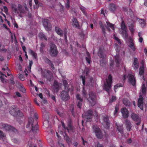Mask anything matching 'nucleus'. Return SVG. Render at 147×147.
<instances>
[{
  "label": "nucleus",
  "mask_w": 147,
  "mask_h": 147,
  "mask_svg": "<svg viewBox=\"0 0 147 147\" xmlns=\"http://www.w3.org/2000/svg\"><path fill=\"white\" fill-rule=\"evenodd\" d=\"M144 68L143 66L141 67L140 68V71L139 72V74L140 76H142L143 74L144 73Z\"/></svg>",
  "instance_id": "nucleus-40"
},
{
  "label": "nucleus",
  "mask_w": 147,
  "mask_h": 147,
  "mask_svg": "<svg viewBox=\"0 0 147 147\" xmlns=\"http://www.w3.org/2000/svg\"><path fill=\"white\" fill-rule=\"evenodd\" d=\"M29 53L35 59H36L37 58V56L36 54L34 52V51H32V50L31 49H29Z\"/></svg>",
  "instance_id": "nucleus-37"
},
{
  "label": "nucleus",
  "mask_w": 147,
  "mask_h": 147,
  "mask_svg": "<svg viewBox=\"0 0 147 147\" xmlns=\"http://www.w3.org/2000/svg\"><path fill=\"white\" fill-rule=\"evenodd\" d=\"M64 138L68 144L71 142V140L69 138L68 136H66L64 137Z\"/></svg>",
  "instance_id": "nucleus-50"
},
{
  "label": "nucleus",
  "mask_w": 147,
  "mask_h": 147,
  "mask_svg": "<svg viewBox=\"0 0 147 147\" xmlns=\"http://www.w3.org/2000/svg\"><path fill=\"white\" fill-rule=\"evenodd\" d=\"M129 29L132 34H133L134 31V24L132 23H129Z\"/></svg>",
  "instance_id": "nucleus-30"
},
{
  "label": "nucleus",
  "mask_w": 147,
  "mask_h": 147,
  "mask_svg": "<svg viewBox=\"0 0 147 147\" xmlns=\"http://www.w3.org/2000/svg\"><path fill=\"white\" fill-rule=\"evenodd\" d=\"M119 106L117 105H116L115 107V110L114 111V114L115 115L116 114L117 112H118V110H119Z\"/></svg>",
  "instance_id": "nucleus-58"
},
{
  "label": "nucleus",
  "mask_w": 147,
  "mask_h": 147,
  "mask_svg": "<svg viewBox=\"0 0 147 147\" xmlns=\"http://www.w3.org/2000/svg\"><path fill=\"white\" fill-rule=\"evenodd\" d=\"M87 55L88 56V57H86V60L88 63L89 64L90 63V57L89 55V54L88 53H87Z\"/></svg>",
  "instance_id": "nucleus-54"
},
{
  "label": "nucleus",
  "mask_w": 147,
  "mask_h": 147,
  "mask_svg": "<svg viewBox=\"0 0 147 147\" xmlns=\"http://www.w3.org/2000/svg\"><path fill=\"white\" fill-rule=\"evenodd\" d=\"M9 83L12 85H14L15 84L14 82L13 81V78H12L10 80Z\"/></svg>",
  "instance_id": "nucleus-62"
},
{
  "label": "nucleus",
  "mask_w": 147,
  "mask_h": 147,
  "mask_svg": "<svg viewBox=\"0 0 147 147\" xmlns=\"http://www.w3.org/2000/svg\"><path fill=\"white\" fill-rule=\"evenodd\" d=\"M115 47L116 48V52H119V45L117 44H115Z\"/></svg>",
  "instance_id": "nucleus-57"
},
{
  "label": "nucleus",
  "mask_w": 147,
  "mask_h": 147,
  "mask_svg": "<svg viewBox=\"0 0 147 147\" xmlns=\"http://www.w3.org/2000/svg\"><path fill=\"white\" fill-rule=\"evenodd\" d=\"M142 92L143 94H145L146 92V88L145 85L143 84L142 86Z\"/></svg>",
  "instance_id": "nucleus-52"
},
{
  "label": "nucleus",
  "mask_w": 147,
  "mask_h": 147,
  "mask_svg": "<svg viewBox=\"0 0 147 147\" xmlns=\"http://www.w3.org/2000/svg\"><path fill=\"white\" fill-rule=\"evenodd\" d=\"M96 147H104L102 144H101L99 142H98L96 146Z\"/></svg>",
  "instance_id": "nucleus-61"
},
{
  "label": "nucleus",
  "mask_w": 147,
  "mask_h": 147,
  "mask_svg": "<svg viewBox=\"0 0 147 147\" xmlns=\"http://www.w3.org/2000/svg\"><path fill=\"white\" fill-rule=\"evenodd\" d=\"M125 123L126 125L127 129L129 131H130L131 128V123L127 119H126L125 120Z\"/></svg>",
  "instance_id": "nucleus-21"
},
{
  "label": "nucleus",
  "mask_w": 147,
  "mask_h": 147,
  "mask_svg": "<svg viewBox=\"0 0 147 147\" xmlns=\"http://www.w3.org/2000/svg\"><path fill=\"white\" fill-rule=\"evenodd\" d=\"M100 65L102 67L105 66L106 65V62L105 61L104 59H102L100 61Z\"/></svg>",
  "instance_id": "nucleus-49"
},
{
  "label": "nucleus",
  "mask_w": 147,
  "mask_h": 147,
  "mask_svg": "<svg viewBox=\"0 0 147 147\" xmlns=\"http://www.w3.org/2000/svg\"><path fill=\"white\" fill-rule=\"evenodd\" d=\"M85 118L87 120L86 121H89L92 118V111H88L85 114Z\"/></svg>",
  "instance_id": "nucleus-19"
},
{
  "label": "nucleus",
  "mask_w": 147,
  "mask_h": 147,
  "mask_svg": "<svg viewBox=\"0 0 147 147\" xmlns=\"http://www.w3.org/2000/svg\"><path fill=\"white\" fill-rule=\"evenodd\" d=\"M127 78L128 80L129 83L133 86H135L136 84V80L134 76L133 75L129 74Z\"/></svg>",
  "instance_id": "nucleus-11"
},
{
  "label": "nucleus",
  "mask_w": 147,
  "mask_h": 147,
  "mask_svg": "<svg viewBox=\"0 0 147 147\" xmlns=\"http://www.w3.org/2000/svg\"><path fill=\"white\" fill-rule=\"evenodd\" d=\"M99 24H100V28H101V29H102V32L104 34V36H105V35L106 34V32H105V29L104 26L103 25L102 22H99Z\"/></svg>",
  "instance_id": "nucleus-35"
},
{
  "label": "nucleus",
  "mask_w": 147,
  "mask_h": 147,
  "mask_svg": "<svg viewBox=\"0 0 147 147\" xmlns=\"http://www.w3.org/2000/svg\"><path fill=\"white\" fill-rule=\"evenodd\" d=\"M129 47L133 51H135L136 48L134 45L133 40L132 39H130L129 40Z\"/></svg>",
  "instance_id": "nucleus-20"
},
{
  "label": "nucleus",
  "mask_w": 147,
  "mask_h": 147,
  "mask_svg": "<svg viewBox=\"0 0 147 147\" xmlns=\"http://www.w3.org/2000/svg\"><path fill=\"white\" fill-rule=\"evenodd\" d=\"M5 138V136L2 131H0V139L4 140Z\"/></svg>",
  "instance_id": "nucleus-42"
},
{
  "label": "nucleus",
  "mask_w": 147,
  "mask_h": 147,
  "mask_svg": "<svg viewBox=\"0 0 147 147\" xmlns=\"http://www.w3.org/2000/svg\"><path fill=\"white\" fill-rule=\"evenodd\" d=\"M33 119L32 117H30L29 119L28 123L26 125V127L28 128L31 125L32 126V130L34 133H36V131L38 129V125H36L35 126H33Z\"/></svg>",
  "instance_id": "nucleus-3"
},
{
  "label": "nucleus",
  "mask_w": 147,
  "mask_h": 147,
  "mask_svg": "<svg viewBox=\"0 0 147 147\" xmlns=\"http://www.w3.org/2000/svg\"><path fill=\"white\" fill-rule=\"evenodd\" d=\"M72 25L78 28H79L80 27L78 21L75 18L73 19Z\"/></svg>",
  "instance_id": "nucleus-29"
},
{
  "label": "nucleus",
  "mask_w": 147,
  "mask_h": 147,
  "mask_svg": "<svg viewBox=\"0 0 147 147\" xmlns=\"http://www.w3.org/2000/svg\"><path fill=\"white\" fill-rule=\"evenodd\" d=\"M113 36L114 39L117 42L118 44L121 45V42L120 40L116 36L115 34Z\"/></svg>",
  "instance_id": "nucleus-51"
},
{
  "label": "nucleus",
  "mask_w": 147,
  "mask_h": 147,
  "mask_svg": "<svg viewBox=\"0 0 147 147\" xmlns=\"http://www.w3.org/2000/svg\"><path fill=\"white\" fill-rule=\"evenodd\" d=\"M0 75H1L0 79L1 81L3 83L6 82L7 80H5V78L7 77L1 71H0Z\"/></svg>",
  "instance_id": "nucleus-26"
},
{
  "label": "nucleus",
  "mask_w": 147,
  "mask_h": 147,
  "mask_svg": "<svg viewBox=\"0 0 147 147\" xmlns=\"http://www.w3.org/2000/svg\"><path fill=\"white\" fill-rule=\"evenodd\" d=\"M44 125L45 126L48 128H51V124L49 123V121L47 120H45L44 121Z\"/></svg>",
  "instance_id": "nucleus-36"
},
{
  "label": "nucleus",
  "mask_w": 147,
  "mask_h": 147,
  "mask_svg": "<svg viewBox=\"0 0 147 147\" xmlns=\"http://www.w3.org/2000/svg\"><path fill=\"white\" fill-rule=\"evenodd\" d=\"M121 27L122 30H127V28L123 20H122L121 22Z\"/></svg>",
  "instance_id": "nucleus-33"
},
{
  "label": "nucleus",
  "mask_w": 147,
  "mask_h": 147,
  "mask_svg": "<svg viewBox=\"0 0 147 147\" xmlns=\"http://www.w3.org/2000/svg\"><path fill=\"white\" fill-rule=\"evenodd\" d=\"M1 126L3 128L7 131H13L15 133L17 131V130L14 127L10 125L5 123H2Z\"/></svg>",
  "instance_id": "nucleus-8"
},
{
  "label": "nucleus",
  "mask_w": 147,
  "mask_h": 147,
  "mask_svg": "<svg viewBox=\"0 0 147 147\" xmlns=\"http://www.w3.org/2000/svg\"><path fill=\"white\" fill-rule=\"evenodd\" d=\"M109 9L110 11L113 13L116 10L117 7L114 3H111L109 5Z\"/></svg>",
  "instance_id": "nucleus-23"
},
{
  "label": "nucleus",
  "mask_w": 147,
  "mask_h": 147,
  "mask_svg": "<svg viewBox=\"0 0 147 147\" xmlns=\"http://www.w3.org/2000/svg\"><path fill=\"white\" fill-rule=\"evenodd\" d=\"M123 86V85L121 84H117L114 86V90L116 92V90L117 89L118 87H121Z\"/></svg>",
  "instance_id": "nucleus-48"
},
{
  "label": "nucleus",
  "mask_w": 147,
  "mask_h": 147,
  "mask_svg": "<svg viewBox=\"0 0 147 147\" xmlns=\"http://www.w3.org/2000/svg\"><path fill=\"white\" fill-rule=\"evenodd\" d=\"M2 69L3 70H6L7 75L8 76H9L10 75V74L9 73V71L8 70L7 67H6L5 68H3Z\"/></svg>",
  "instance_id": "nucleus-56"
},
{
  "label": "nucleus",
  "mask_w": 147,
  "mask_h": 147,
  "mask_svg": "<svg viewBox=\"0 0 147 147\" xmlns=\"http://www.w3.org/2000/svg\"><path fill=\"white\" fill-rule=\"evenodd\" d=\"M38 36L41 39H44L46 40H47L46 36L43 33L41 32L39 34Z\"/></svg>",
  "instance_id": "nucleus-34"
},
{
  "label": "nucleus",
  "mask_w": 147,
  "mask_h": 147,
  "mask_svg": "<svg viewBox=\"0 0 147 147\" xmlns=\"http://www.w3.org/2000/svg\"><path fill=\"white\" fill-rule=\"evenodd\" d=\"M139 22L141 24L142 27H144L146 24V22L145 20L143 19H140L139 20Z\"/></svg>",
  "instance_id": "nucleus-39"
},
{
  "label": "nucleus",
  "mask_w": 147,
  "mask_h": 147,
  "mask_svg": "<svg viewBox=\"0 0 147 147\" xmlns=\"http://www.w3.org/2000/svg\"><path fill=\"white\" fill-rule=\"evenodd\" d=\"M9 112L11 114L14 116L17 115H20V111L19 109L14 107H11L10 108Z\"/></svg>",
  "instance_id": "nucleus-7"
},
{
  "label": "nucleus",
  "mask_w": 147,
  "mask_h": 147,
  "mask_svg": "<svg viewBox=\"0 0 147 147\" xmlns=\"http://www.w3.org/2000/svg\"><path fill=\"white\" fill-rule=\"evenodd\" d=\"M131 117L134 121L138 122L136 123V124L137 125H138L140 124V119L138 115L134 113H133L131 115Z\"/></svg>",
  "instance_id": "nucleus-12"
},
{
  "label": "nucleus",
  "mask_w": 147,
  "mask_h": 147,
  "mask_svg": "<svg viewBox=\"0 0 147 147\" xmlns=\"http://www.w3.org/2000/svg\"><path fill=\"white\" fill-rule=\"evenodd\" d=\"M54 87L55 88V89H56V90H58L59 88V86L58 85V83L56 81H55L54 82Z\"/></svg>",
  "instance_id": "nucleus-46"
},
{
  "label": "nucleus",
  "mask_w": 147,
  "mask_h": 147,
  "mask_svg": "<svg viewBox=\"0 0 147 147\" xmlns=\"http://www.w3.org/2000/svg\"><path fill=\"white\" fill-rule=\"evenodd\" d=\"M11 8L12 12L15 14L24 13L25 11L23 6L20 4H18V7L15 4L11 5Z\"/></svg>",
  "instance_id": "nucleus-1"
},
{
  "label": "nucleus",
  "mask_w": 147,
  "mask_h": 147,
  "mask_svg": "<svg viewBox=\"0 0 147 147\" xmlns=\"http://www.w3.org/2000/svg\"><path fill=\"white\" fill-rule=\"evenodd\" d=\"M104 49L103 47H100L99 48V50L98 52V56L101 58L104 59L105 57V55L104 53Z\"/></svg>",
  "instance_id": "nucleus-17"
},
{
  "label": "nucleus",
  "mask_w": 147,
  "mask_h": 147,
  "mask_svg": "<svg viewBox=\"0 0 147 147\" xmlns=\"http://www.w3.org/2000/svg\"><path fill=\"white\" fill-rule=\"evenodd\" d=\"M127 30H122L121 31V34L122 36L126 39H127L128 37V34L127 31Z\"/></svg>",
  "instance_id": "nucleus-27"
},
{
  "label": "nucleus",
  "mask_w": 147,
  "mask_h": 147,
  "mask_svg": "<svg viewBox=\"0 0 147 147\" xmlns=\"http://www.w3.org/2000/svg\"><path fill=\"white\" fill-rule=\"evenodd\" d=\"M4 11L5 13H7L8 11V9L6 6H4L3 7Z\"/></svg>",
  "instance_id": "nucleus-63"
},
{
  "label": "nucleus",
  "mask_w": 147,
  "mask_h": 147,
  "mask_svg": "<svg viewBox=\"0 0 147 147\" xmlns=\"http://www.w3.org/2000/svg\"><path fill=\"white\" fill-rule=\"evenodd\" d=\"M93 115L96 121H98V114L97 112L96 111H95L94 112H92V116Z\"/></svg>",
  "instance_id": "nucleus-38"
},
{
  "label": "nucleus",
  "mask_w": 147,
  "mask_h": 147,
  "mask_svg": "<svg viewBox=\"0 0 147 147\" xmlns=\"http://www.w3.org/2000/svg\"><path fill=\"white\" fill-rule=\"evenodd\" d=\"M80 9L82 11L83 13H84V14L86 16L87 14L86 11V9L85 7H84L83 6H80Z\"/></svg>",
  "instance_id": "nucleus-41"
},
{
  "label": "nucleus",
  "mask_w": 147,
  "mask_h": 147,
  "mask_svg": "<svg viewBox=\"0 0 147 147\" xmlns=\"http://www.w3.org/2000/svg\"><path fill=\"white\" fill-rule=\"evenodd\" d=\"M92 129H94L95 133L96 136L98 139H100L102 138L103 137L102 133L100 129L97 126H92Z\"/></svg>",
  "instance_id": "nucleus-6"
},
{
  "label": "nucleus",
  "mask_w": 147,
  "mask_h": 147,
  "mask_svg": "<svg viewBox=\"0 0 147 147\" xmlns=\"http://www.w3.org/2000/svg\"><path fill=\"white\" fill-rule=\"evenodd\" d=\"M115 125L117 126L116 128L120 133L122 134L123 133V129L122 125L118 124L117 123H115Z\"/></svg>",
  "instance_id": "nucleus-22"
},
{
  "label": "nucleus",
  "mask_w": 147,
  "mask_h": 147,
  "mask_svg": "<svg viewBox=\"0 0 147 147\" xmlns=\"http://www.w3.org/2000/svg\"><path fill=\"white\" fill-rule=\"evenodd\" d=\"M82 93L84 97H85L89 102H91L92 100V92H90L88 95H86L85 91L84 89V87H83Z\"/></svg>",
  "instance_id": "nucleus-15"
},
{
  "label": "nucleus",
  "mask_w": 147,
  "mask_h": 147,
  "mask_svg": "<svg viewBox=\"0 0 147 147\" xmlns=\"http://www.w3.org/2000/svg\"><path fill=\"white\" fill-rule=\"evenodd\" d=\"M55 31L60 36L63 35V31L59 27H55Z\"/></svg>",
  "instance_id": "nucleus-28"
},
{
  "label": "nucleus",
  "mask_w": 147,
  "mask_h": 147,
  "mask_svg": "<svg viewBox=\"0 0 147 147\" xmlns=\"http://www.w3.org/2000/svg\"><path fill=\"white\" fill-rule=\"evenodd\" d=\"M133 65L134 69L135 70H136L138 67L139 63L138 62V59L137 58H134V61L133 63Z\"/></svg>",
  "instance_id": "nucleus-24"
},
{
  "label": "nucleus",
  "mask_w": 147,
  "mask_h": 147,
  "mask_svg": "<svg viewBox=\"0 0 147 147\" xmlns=\"http://www.w3.org/2000/svg\"><path fill=\"white\" fill-rule=\"evenodd\" d=\"M33 64V62L32 61H30L29 63V65L28 67V69L29 71L30 72H31V67Z\"/></svg>",
  "instance_id": "nucleus-44"
},
{
  "label": "nucleus",
  "mask_w": 147,
  "mask_h": 147,
  "mask_svg": "<svg viewBox=\"0 0 147 147\" xmlns=\"http://www.w3.org/2000/svg\"><path fill=\"white\" fill-rule=\"evenodd\" d=\"M106 81L107 83L104 84V88L106 91L109 92L112 83V77L111 74H110L108 76V80L107 79Z\"/></svg>",
  "instance_id": "nucleus-2"
},
{
  "label": "nucleus",
  "mask_w": 147,
  "mask_h": 147,
  "mask_svg": "<svg viewBox=\"0 0 147 147\" xmlns=\"http://www.w3.org/2000/svg\"><path fill=\"white\" fill-rule=\"evenodd\" d=\"M115 62L116 63V67H118L119 66L120 60L119 57L118 55H116L115 57Z\"/></svg>",
  "instance_id": "nucleus-31"
},
{
  "label": "nucleus",
  "mask_w": 147,
  "mask_h": 147,
  "mask_svg": "<svg viewBox=\"0 0 147 147\" xmlns=\"http://www.w3.org/2000/svg\"><path fill=\"white\" fill-rule=\"evenodd\" d=\"M28 145L29 147H36V146L34 145V144H32L31 141H29L28 142Z\"/></svg>",
  "instance_id": "nucleus-60"
},
{
  "label": "nucleus",
  "mask_w": 147,
  "mask_h": 147,
  "mask_svg": "<svg viewBox=\"0 0 147 147\" xmlns=\"http://www.w3.org/2000/svg\"><path fill=\"white\" fill-rule=\"evenodd\" d=\"M80 78H82L83 85H85V76L81 75L80 76Z\"/></svg>",
  "instance_id": "nucleus-53"
},
{
  "label": "nucleus",
  "mask_w": 147,
  "mask_h": 147,
  "mask_svg": "<svg viewBox=\"0 0 147 147\" xmlns=\"http://www.w3.org/2000/svg\"><path fill=\"white\" fill-rule=\"evenodd\" d=\"M19 78L22 81H24L25 80V79L24 75L21 74H19Z\"/></svg>",
  "instance_id": "nucleus-55"
},
{
  "label": "nucleus",
  "mask_w": 147,
  "mask_h": 147,
  "mask_svg": "<svg viewBox=\"0 0 147 147\" xmlns=\"http://www.w3.org/2000/svg\"><path fill=\"white\" fill-rule=\"evenodd\" d=\"M19 89L23 93H25L26 92V90L24 88L23 86V85L20 84Z\"/></svg>",
  "instance_id": "nucleus-47"
},
{
  "label": "nucleus",
  "mask_w": 147,
  "mask_h": 147,
  "mask_svg": "<svg viewBox=\"0 0 147 147\" xmlns=\"http://www.w3.org/2000/svg\"><path fill=\"white\" fill-rule=\"evenodd\" d=\"M66 0V3L65 4L66 7L68 8L70 7V3L69 0Z\"/></svg>",
  "instance_id": "nucleus-59"
},
{
  "label": "nucleus",
  "mask_w": 147,
  "mask_h": 147,
  "mask_svg": "<svg viewBox=\"0 0 147 147\" xmlns=\"http://www.w3.org/2000/svg\"><path fill=\"white\" fill-rule=\"evenodd\" d=\"M62 126L65 130H67L68 132H69L71 131H73V127L71 124L70 123L68 124V126L67 127H65V125L64 123L62 122Z\"/></svg>",
  "instance_id": "nucleus-16"
},
{
  "label": "nucleus",
  "mask_w": 147,
  "mask_h": 147,
  "mask_svg": "<svg viewBox=\"0 0 147 147\" xmlns=\"http://www.w3.org/2000/svg\"><path fill=\"white\" fill-rule=\"evenodd\" d=\"M106 23L107 26L110 27L112 30H114V25L110 23L109 22L107 21Z\"/></svg>",
  "instance_id": "nucleus-43"
},
{
  "label": "nucleus",
  "mask_w": 147,
  "mask_h": 147,
  "mask_svg": "<svg viewBox=\"0 0 147 147\" xmlns=\"http://www.w3.org/2000/svg\"><path fill=\"white\" fill-rule=\"evenodd\" d=\"M67 90V91H63L61 93V98L64 101L68 100L69 99V96L68 92V91H69V90Z\"/></svg>",
  "instance_id": "nucleus-10"
},
{
  "label": "nucleus",
  "mask_w": 147,
  "mask_h": 147,
  "mask_svg": "<svg viewBox=\"0 0 147 147\" xmlns=\"http://www.w3.org/2000/svg\"><path fill=\"white\" fill-rule=\"evenodd\" d=\"M42 76L45 77L49 81L53 80V77L51 71L45 69L42 71Z\"/></svg>",
  "instance_id": "nucleus-4"
},
{
  "label": "nucleus",
  "mask_w": 147,
  "mask_h": 147,
  "mask_svg": "<svg viewBox=\"0 0 147 147\" xmlns=\"http://www.w3.org/2000/svg\"><path fill=\"white\" fill-rule=\"evenodd\" d=\"M63 83L64 86L65 87V89L66 90H69V89L68 88V85L67 84V81L65 80H63Z\"/></svg>",
  "instance_id": "nucleus-45"
},
{
  "label": "nucleus",
  "mask_w": 147,
  "mask_h": 147,
  "mask_svg": "<svg viewBox=\"0 0 147 147\" xmlns=\"http://www.w3.org/2000/svg\"><path fill=\"white\" fill-rule=\"evenodd\" d=\"M45 30L47 31L51 30V27L50 21L47 19H44L42 21Z\"/></svg>",
  "instance_id": "nucleus-9"
},
{
  "label": "nucleus",
  "mask_w": 147,
  "mask_h": 147,
  "mask_svg": "<svg viewBox=\"0 0 147 147\" xmlns=\"http://www.w3.org/2000/svg\"><path fill=\"white\" fill-rule=\"evenodd\" d=\"M121 112L122 114V116L124 118L128 117L129 112L128 110L125 108H124L121 109Z\"/></svg>",
  "instance_id": "nucleus-14"
},
{
  "label": "nucleus",
  "mask_w": 147,
  "mask_h": 147,
  "mask_svg": "<svg viewBox=\"0 0 147 147\" xmlns=\"http://www.w3.org/2000/svg\"><path fill=\"white\" fill-rule=\"evenodd\" d=\"M103 119L106 125V128L107 129H109L110 125V122L109 118L107 116H105L104 117Z\"/></svg>",
  "instance_id": "nucleus-18"
},
{
  "label": "nucleus",
  "mask_w": 147,
  "mask_h": 147,
  "mask_svg": "<svg viewBox=\"0 0 147 147\" xmlns=\"http://www.w3.org/2000/svg\"><path fill=\"white\" fill-rule=\"evenodd\" d=\"M45 45L43 43H42L40 46V51H42L43 49L45 47Z\"/></svg>",
  "instance_id": "nucleus-64"
},
{
  "label": "nucleus",
  "mask_w": 147,
  "mask_h": 147,
  "mask_svg": "<svg viewBox=\"0 0 147 147\" xmlns=\"http://www.w3.org/2000/svg\"><path fill=\"white\" fill-rule=\"evenodd\" d=\"M143 98L142 95L139 96L138 102V105L141 110H143Z\"/></svg>",
  "instance_id": "nucleus-13"
},
{
  "label": "nucleus",
  "mask_w": 147,
  "mask_h": 147,
  "mask_svg": "<svg viewBox=\"0 0 147 147\" xmlns=\"http://www.w3.org/2000/svg\"><path fill=\"white\" fill-rule=\"evenodd\" d=\"M76 98L77 100H79L78 104V106L79 108H80L82 105V99L81 98L80 95L78 94L76 95Z\"/></svg>",
  "instance_id": "nucleus-25"
},
{
  "label": "nucleus",
  "mask_w": 147,
  "mask_h": 147,
  "mask_svg": "<svg viewBox=\"0 0 147 147\" xmlns=\"http://www.w3.org/2000/svg\"><path fill=\"white\" fill-rule=\"evenodd\" d=\"M49 52L50 54L53 56H55L57 55L58 51L56 47L54 44H51Z\"/></svg>",
  "instance_id": "nucleus-5"
},
{
  "label": "nucleus",
  "mask_w": 147,
  "mask_h": 147,
  "mask_svg": "<svg viewBox=\"0 0 147 147\" xmlns=\"http://www.w3.org/2000/svg\"><path fill=\"white\" fill-rule=\"evenodd\" d=\"M123 102L126 106L129 107L131 104L127 98H124L123 99Z\"/></svg>",
  "instance_id": "nucleus-32"
}]
</instances>
